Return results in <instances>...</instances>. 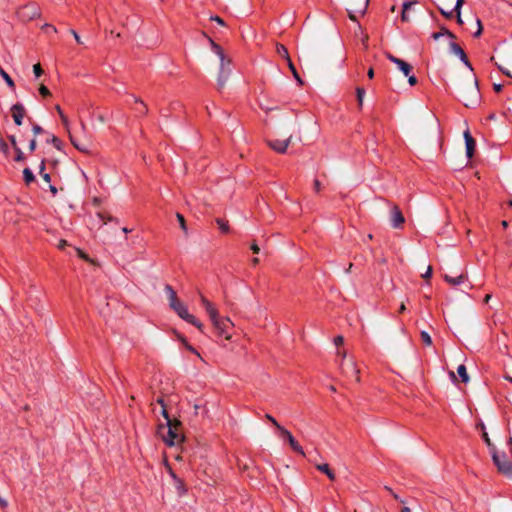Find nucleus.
<instances>
[{"label":"nucleus","mask_w":512,"mask_h":512,"mask_svg":"<svg viewBox=\"0 0 512 512\" xmlns=\"http://www.w3.org/2000/svg\"><path fill=\"white\" fill-rule=\"evenodd\" d=\"M200 301L209 316L212 326L216 331V335L230 341L232 339V335L229 330L234 326V323L229 317L220 316L216 306L205 296L201 295Z\"/></svg>","instance_id":"obj_1"},{"label":"nucleus","mask_w":512,"mask_h":512,"mask_svg":"<svg viewBox=\"0 0 512 512\" xmlns=\"http://www.w3.org/2000/svg\"><path fill=\"white\" fill-rule=\"evenodd\" d=\"M161 415L165 419L164 424L158 425V434L168 446L178 445L183 442L184 435L182 432L181 422L177 419H170L167 409L163 407Z\"/></svg>","instance_id":"obj_2"},{"label":"nucleus","mask_w":512,"mask_h":512,"mask_svg":"<svg viewBox=\"0 0 512 512\" xmlns=\"http://www.w3.org/2000/svg\"><path fill=\"white\" fill-rule=\"evenodd\" d=\"M457 90L460 100L466 107L475 108L480 104L481 94L475 77L459 81L457 84Z\"/></svg>","instance_id":"obj_3"},{"label":"nucleus","mask_w":512,"mask_h":512,"mask_svg":"<svg viewBox=\"0 0 512 512\" xmlns=\"http://www.w3.org/2000/svg\"><path fill=\"white\" fill-rule=\"evenodd\" d=\"M165 291L168 295L169 306L171 309H173L181 319L192 324L198 330L203 332L204 325L194 315L188 312L187 306L178 299L174 289L170 285H166Z\"/></svg>","instance_id":"obj_4"},{"label":"nucleus","mask_w":512,"mask_h":512,"mask_svg":"<svg viewBox=\"0 0 512 512\" xmlns=\"http://www.w3.org/2000/svg\"><path fill=\"white\" fill-rule=\"evenodd\" d=\"M209 42L211 44L212 51L218 56V58L220 60V68H219V74H218V78H217V85H218V89L221 90L224 88V86L229 78V75L231 73V70L229 67L231 61L229 58H227L225 56L223 49L217 43H215L211 38H209Z\"/></svg>","instance_id":"obj_5"},{"label":"nucleus","mask_w":512,"mask_h":512,"mask_svg":"<svg viewBox=\"0 0 512 512\" xmlns=\"http://www.w3.org/2000/svg\"><path fill=\"white\" fill-rule=\"evenodd\" d=\"M17 17L21 22L27 23L41 16L40 7L34 3H27L17 9Z\"/></svg>","instance_id":"obj_6"},{"label":"nucleus","mask_w":512,"mask_h":512,"mask_svg":"<svg viewBox=\"0 0 512 512\" xmlns=\"http://www.w3.org/2000/svg\"><path fill=\"white\" fill-rule=\"evenodd\" d=\"M369 4V0H348V15L352 21H357L358 16L364 15Z\"/></svg>","instance_id":"obj_7"},{"label":"nucleus","mask_w":512,"mask_h":512,"mask_svg":"<svg viewBox=\"0 0 512 512\" xmlns=\"http://www.w3.org/2000/svg\"><path fill=\"white\" fill-rule=\"evenodd\" d=\"M491 455H492L494 464L498 468V471L504 475L512 476V465L507 460L506 456L499 455L495 447H493V449L491 450Z\"/></svg>","instance_id":"obj_8"},{"label":"nucleus","mask_w":512,"mask_h":512,"mask_svg":"<svg viewBox=\"0 0 512 512\" xmlns=\"http://www.w3.org/2000/svg\"><path fill=\"white\" fill-rule=\"evenodd\" d=\"M340 369L345 377L354 378L357 383L360 382V370L357 368L356 363L352 359L348 361H341Z\"/></svg>","instance_id":"obj_9"},{"label":"nucleus","mask_w":512,"mask_h":512,"mask_svg":"<svg viewBox=\"0 0 512 512\" xmlns=\"http://www.w3.org/2000/svg\"><path fill=\"white\" fill-rule=\"evenodd\" d=\"M292 136H289L285 140H268L267 144L268 146L273 149L277 153H285L287 151V148L289 144L291 143Z\"/></svg>","instance_id":"obj_10"},{"label":"nucleus","mask_w":512,"mask_h":512,"mask_svg":"<svg viewBox=\"0 0 512 512\" xmlns=\"http://www.w3.org/2000/svg\"><path fill=\"white\" fill-rule=\"evenodd\" d=\"M280 433H281V435L283 437H285L287 439V441L289 442V444H290L291 448L293 449V451H295L296 453H299L302 456H305L303 448L296 441V439L293 437V435L291 434L290 431H288L285 428H281Z\"/></svg>","instance_id":"obj_11"},{"label":"nucleus","mask_w":512,"mask_h":512,"mask_svg":"<svg viewBox=\"0 0 512 512\" xmlns=\"http://www.w3.org/2000/svg\"><path fill=\"white\" fill-rule=\"evenodd\" d=\"M387 58L392 62L394 63L397 68L405 75V76H409V74L411 73L412 71V66L407 63L406 61L402 60V59H399L397 57H395L394 55L392 54H387Z\"/></svg>","instance_id":"obj_12"},{"label":"nucleus","mask_w":512,"mask_h":512,"mask_svg":"<svg viewBox=\"0 0 512 512\" xmlns=\"http://www.w3.org/2000/svg\"><path fill=\"white\" fill-rule=\"evenodd\" d=\"M12 118L17 126L22 124L26 110L21 103H16L11 107Z\"/></svg>","instance_id":"obj_13"},{"label":"nucleus","mask_w":512,"mask_h":512,"mask_svg":"<svg viewBox=\"0 0 512 512\" xmlns=\"http://www.w3.org/2000/svg\"><path fill=\"white\" fill-rule=\"evenodd\" d=\"M405 222V218L397 205L391 208V223L394 228H400Z\"/></svg>","instance_id":"obj_14"},{"label":"nucleus","mask_w":512,"mask_h":512,"mask_svg":"<svg viewBox=\"0 0 512 512\" xmlns=\"http://www.w3.org/2000/svg\"><path fill=\"white\" fill-rule=\"evenodd\" d=\"M450 50L453 54H455L459 59L470 69L472 70V66L467 58L464 50L455 42H450Z\"/></svg>","instance_id":"obj_15"},{"label":"nucleus","mask_w":512,"mask_h":512,"mask_svg":"<svg viewBox=\"0 0 512 512\" xmlns=\"http://www.w3.org/2000/svg\"><path fill=\"white\" fill-rule=\"evenodd\" d=\"M465 144H466V155L468 158H472L475 150V140L471 136L469 130L464 132Z\"/></svg>","instance_id":"obj_16"},{"label":"nucleus","mask_w":512,"mask_h":512,"mask_svg":"<svg viewBox=\"0 0 512 512\" xmlns=\"http://www.w3.org/2000/svg\"><path fill=\"white\" fill-rule=\"evenodd\" d=\"M466 279H467V276L465 274H460L455 277L447 275V274L444 275V280L451 286H457V285L463 284Z\"/></svg>","instance_id":"obj_17"},{"label":"nucleus","mask_w":512,"mask_h":512,"mask_svg":"<svg viewBox=\"0 0 512 512\" xmlns=\"http://www.w3.org/2000/svg\"><path fill=\"white\" fill-rule=\"evenodd\" d=\"M316 468L320 472L324 473L331 481H334L336 479L335 473L333 472V470L330 469L327 463L317 464Z\"/></svg>","instance_id":"obj_18"},{"label":"nucleus","mask_w":512,"mask_h":512,"mask_svg":"<svg viewBox=\"0 0 512 512\" xmlns=\"http://www.w3.org/2000/svg\"><path fill=\"white\" fill-rule=\"evenodd\" d=\"M276 53L282 57L283 59L286 60V62H289V60H291L290 56H289V52L287 50V48L283 45V44H280V43H277L276 44Z\"/></svg>","instance_id":"obj_19"},{"label":"nucleus","mask_w":512,"mask_h":512,"mask_svg":"<svg viewBox=\"0 0 512 512\" xmlns=\"http://www.w3.org/2000/svg\"><path fill=\"white\" fill-rule=\"evenodd\" d=\"M70 140L73 146L83 153H89V145L86 143H81L77 141L73 136L70 135Z\"/></svg>","instance_id":"obj_20"},{"label":"nucleus","mask_w":512,"mask_h":512,"mask_svg":"<svg viewBox=\"0 0 512 512\" xmlns=\"http://www.w3.org/2000/svg\"><path fill=\"white\" fill-rule=\"evenodd\" d=\"M442 36H447V37H449L451 39L455 38V35L451 31L446 29V28H442L439 32H435V33L432 34V38L434 40H438Z\"/></svg>","instance_id":"obj_21"},{"label":"nucleus","mask_w":512,"mask_h":512,"mask_svg":"<svg viewBox=\"0 0 512 512\" xmlns=\"http://www.w3.org/2000/svg\"><path fill=\"white\" fill-rule=\"evenodd\" d=\"M414 1H407L403 3L401 18L403 21H409L408 10L415 4Z\"/></svg>","instance_id":"obj_22"},{"label":"nucleus","mask_w":512,"mask_h":512,"mask_svg":"<svg viewBox=\"0 0 512 512\" xmlns=\"http://www.w3.org/2000/svg\"><path fill=\"white\" fill-rule=\"evenodd\" d=\"M457 373L463 383H467L469 381V376H468L465 365H463V364L459 365L457 368Z\"/></svg>","instance_id":"obj_23"},{"label":"nucleus","mask_w":512,"mask_h":512,"mask_svg":"<svg viewBox=\"0 0 512 512\" xmlns=\"http://www.w3.org/2000/svg\"><path fill=\"white\" fill-rule=\"evenodd\" d=\"M23 178L26 184H30L35 180V176L29 168L23 170Z\"/></svg>","instance_id":"obj_24"},{"label":"nucleus","mask_w":512,"mask_h":512,"mask_svg":"<svg viewBox=\"0 0 512 512\" xmlns=\"http://www.w3.org/2000/svg\"><path fill=\"white\" fill-rule=\"evenodd\" d=\"M287 65H288V67H289L293 77L296 79V81L299 84H302L303 82H302V80H301V78H300V76H299V74H298V72L296 70V67L294 66L292 60H289V62H287Z\"/></svg>","instance_id":"obj_25"},{"label":"nucleus","mask_w":512,"mask_h":512,"mask_svg":"<svg viewBox=\"0 0 512 512\" xmlns=\"http://www.w3.org/2000/svg\"><path fill=\"white\" fill-rule=\"evenodd\" d=\"M47 143H51L56 149L61 150V141L54 135H49L47 138Z\"/></svg>","instance_id":"obj_26"},{"label":"nucleus","mask_w":512,"mask_h":512,"mask_svg":"<svg viewBox=\"0 0 512 512\" xmlns=\"http://www.w3.org/2000/svg\"><path fill=\"white\" fill-rule=\"evenodd\" d=\"M0 76L3 78V80L6 82V84L11 88V89H14L15 88V83L13 81V79L8 75L7 72L3 71Z\"/></svg>","instance_id":"obj_27"},{"label":"nucleus","mask_w":512,"mask_h":512,"mask_svg":"<svg viewBox=\"0 0 512 512\" xmlns=\"http://www.w3.org/2000/svg\"><path fill=\"white\" fill-rule=\"evenodd\" d=\"M216 223L218 224V226L222 232H224V233L229 232V224L227 221H225L221 218H218V219H216Z\"/></svg>","instance_id":"obj_28"},{"label":"nucleus","mask_w":512,"mask_h":512,"mask_svg":"<svg viewBox=\"0 0 512 512\" xmlns=\"http://www.w3.org/2000/svg\"><path fill=\"white\" fill-rule=\"evenodd\" d=\"M176 217H177V220L179 222L180 228L183 230V232L185 234H187L188 233V229H187V226H186V222H185L184 216L182 214H180V213H177Z\"/></svg>","instance_id":"obj_29"},{"label":"nucleus","mask_w":512,"mask_h":512,"mask_svg":"<svg viewBox=\"0 0 512 512\" xmlns=\"http://www.w3.org/2000/svg\"><path fill=\"white\" fill-rule=\"evenodd\" d=\"M356 94H357V100H358V104L359 106L361 107L362 104H363V99H364V95H365V90L364 88L362 87H358L356 89Z\"/></svg>","instance_id":"obj_30"},{"label":"nucleus","mask_w":512,"mask_h":512,"mask_svg":"<svg viewBox=\"0 0 512 512\" xmlns=\"http://www.w3.org/2000/svg\"><path fill=\"white\" fill-rule=\"evenodd\" d=\"M135 102L136 103H139L140 107L137 109V111L140 113V114H146L148 112V108L146 106V104L138 99V98H135Z\"/></svg>","instance_id":"obj_31"},{"label":"nucleus","mask_w":512,"mask_h":512,"mask_svg":"<svg viewBox=\"0 0 512 512\" xmlns=\"http://www.w3.org/2000/svg\"><path fill=\"white\" fill-rule=\"evenodd\" d=\"M421 339L425 345H427V346L432 345L431 336L426 331L421 332Z\"/></svg>","instance_id":"obj_32"},{"label":"nucleus","mask_w":512,"mask_h":512,"mask_svg":"<svg viewBox=\"0 0 512 512\" xmlns=\"http://www.w3.org/2000/svg\"><path fill=\"white\" fill-rule=\"evenodd\" d=\"M15 153H16V156L14 158V160L16 162H22L25 160V156H24V153L22 152V150L20 149V147H16V149H14Z\"/></svg>","instance_id":"obj_33"},{"label":"nucleus","mask_w":512,"mask_h":512,"mask_svg":"<svg viewBox=\"0 0 512 512\" xmlns=\"http://www.w3.org/2000/svg\"><path fill=\"white\" fill-rule=\"evenodd\" d=\"M265 418L270 421L277 429L278 431L280 432L281 431V428H284L283 426H281L277 420L270 414H266L265 415Z\"/></svg>","instance_id":"obj_34"},{"label":"nucleus","mask_w":512,"mask_h":512,"mask_svg":"<svg viewBox=\"0 0 512 512\" xmlns=\"http://www.w3.org/2000/svg\"><path fill=\"white\" fill-rule=\"evenodd\" d=\"M185 348L188 351H190L191 353L195 354L199 359H201L203 361V358L200 355V353L193 346H191L188 342H185Z\"/></svg>","instance_id":"obj_35"},{"label":"nucleus","mask_w":512,"mask_h":512,"mask_svg":"<svg viewBox=\"0 0 512 512\" xmlns=\"http://www.w3.org/2000/svg\"><path fill=\"white\" fill-rule=\"evenodd\" d=\"M32 132H33L34 136H37L39 134L45 133V130L40 125L33 124L32 125Z\"/></svg>","instance_id":"obj_36"},{"label":"nucleus","mask_w":512,"mask_h":512,"mask_svg":"<svg viewBox=\"0 0 512 512\" xmlns=\"http://www.w3.org/2000/svg\"><path fill=\"white\" fill-rule=\"evenodd\" d=\"M482 438H483V440L485 441V443L487 444V446L489 447V449L491 451L493 449V447H495V446L492 444V442H491V440H490V438L488 436V433L486 431L483 432Z\"/></svg>","instance_id":"obj_37"},{"label":"nucleus","mask_w":512,"mask_h":512,"mask_svg":"<svg viewBox=\"0 0 512 512\" xmlns=\"http://www.w3.org/2000/svg\"><path fill=\"white\" fill-rule=\"evenodd\" d=\"M33 72L36 77H40L43 74V69L39 63L33 66Z\"/></svg>","instance_id":"obj_38"},{"label":"nucleus","mask_w":512,"mask_h":512,"mask_svg":"<svg viewBox=\"0 0 512 512\" xmlns=\"http://www.w3.org/2000/svg\"><path fill=\"white\" fill-rule=\"evenodd\" d=\"M39 93H40L43 97L50 96V91H49V89H48L45 85H40V87H39Z\"/></svg>","instance_id":"obj_39"},{"label":"nucleus","mask_w":512,"mask_h":512,"mask_svg":"<svg viewBox=\"0 0 512 512\" xmlns=\"http://www.w3.org/2000/svg\"><path fill=\"white\" fill-rule=\"evenodd\" d=\"M476 23H477V31L474 33V36L479 37L483 31V27H482V23H481L480 19L477 18Z\"/></svg>","instance_id":"obj_40"},{"label":"nucleus","mask_w":512,"mask_h":512,"mask_svg":"<svg viewBox=\"0 0 512 512\" xmlns=\"http://www.w3.org/2000/svg\"><path fill=\"white\" fill-rule=\"evenodd\" d=\"M42 30L51 31L53 33L57 32V28L55 26H53L52 24H48V23H46L42 26Z\"/></svg>","instance_id":"obj_41"},{"label":"nucleus","mask_w":512,"mask_h":512,"mask_svg":"<svg viewBox=\"0 0 512 512\" xmlns=\"http://www.w3.org/2000/svg\"><path fill=\"white\" fill-rule=\"evenodd\" d=\"M337 356L341 357V361H346L347 352L343 349H338L336 352Z\"/></svg>","instance_id":"obj_42"},{"label":"nucleus","mask_w":512,"mask_h":512,"mask_svg":"<svg viewBox=\"0 0 512 512\" xmlns=\"http://www.w3.org/2000/svg\"><path fill=\"white\" fill-rule=\"evenodd\" d=\"M432 276V267L431 266H428L427 267V270L425 271V273L422 274V278L424 279H430Z\"/></svg>","instance_id":"obj_43"},{"label":"nucleus","mask_w":512,"mask_h":512,"mask_svg":"<svg viewBox=\"0 0 512 512\" xmlns=\"http://www.w3.org/2000/svg\"><path fill=\"white\" fill-rule=\"evenodd\" d=\"M463 3H464V0H457L456 1V5L454 7V11L456 12V14H459V12L461 11Z\"/></svg>","instance_id":"obj_44"},{"label":"nucleus","mask_w":512,"mask_h":512,"mask_svg":"<svg viewBox=\"0 0 512 512\" xmlns=\"http://www.w3.org/2000/svg\"><path fill=\"white\" fill-rule=\"evenodd\" d=\"M343 343H344V338H343V336L338 335V336H336V337L334 338V344H335L336 346H340V345H342Z\"/></svg>","instance_id":"obj_45"},{"label":"nucleus","mask_w":512,"mask_h":512,"mask_svg":"<svg viewBox=\"0 0 512 512\" xmlns=\"http://www.w3.org/2000/svg\"><path fill=\"white\" fill-rule=\"evenodd\" d=\"M8 138H9V141H10L13 149H16V147H19L15 135H10Z\"/></svg>","instance_id":"obj_46"},{"label":"nucleus","mask_w":512,"mask_h":512,"mask_svg":"<svg viewBox=\"0 0 512 512\" xmlns=\"http://www.w3.org/2000/svg\"><path fill=\"white\" fill-rule=\"evenodd\" d=\"M70 33L73 35L74 39L76 40V42L78 44H82V40H81L79 34L75 30H73V29L70 30Z\"/></svg>","instance_id":"obj_47"},{"label":"nucleus","mask_w":512,"mask_h":512,"mask_svg":"<svg viewBox=\"0 0 512 512\" xmlns=\"http://www.w3.org/2000/svg\"><path fill=\"white\" fill-rule=\"evenodd\" d=\"M408 83L411 85V86H414L417 84V78L414 76V75H410L408 76Z\"/></svg>","instance_id":"obj_48"},{"label":"nucleus","mask_w":512,"mask_h":512,"mask_svg":"<svg viewBox=\"0 0 512 512\" xmlns=\"http://www.w3.org/2000/svg\"><path fill=\"white\" fill-rule=\"evenodd\" d=\"M29 150L30 152H34L36 150V140L35 138L32 139L29 143Z\"/></svg>","instance_id":"obj_49"},{"label":"nucleus","mask_w":512,"mask_h":512,"mask_svg":"<svg viewBox=\"0 0 512 512\" xmlns=\"http://www.w3.org/2000/svg\"><path fill=\"white\" fill-rule=\"evenodd\" d=\"M250 249L253 251V253L258 254L260 251L259 246L254 242L251 244Z\"/></svg>","instance_id":"obj_50"},{"label":"nucleus","mask_w":512,"mask_h":512,"mask_svg":"<svg viewBox=\"0 0 512 512\" xmlns=\"http://www.w3.org/2000/svg\"><path fill=\"white\" fill-rule=\"evenodd\" d=\"M41 177L43 178V180L47 183H50L51 182V176L49 173H42L41 174Z\"/></svg>","instance_id":"obj_51"},{"label":"nucleus","mask_w":512,"mask_h":512,"mask_svg":"<svg viewBox=\"0 0 512 512\" xmlns=\"http://www.w3.org/2000/svg\"><path fill=\"white\" fill-rule=\"evenodd\" d=\"M211 20H212V21H216V22H217L218 24H220V25H224V21H223V19H222V18H220L219 16H212V17H211Z\"/></svg>","instance_id":"obj_52"},{"label":"nucleus","mask_w":512,"mask_h":512,"mask_svg":"<svg viewBox=\"0 0 512 512\" xmlns=\"http://www.w3.org/2000/svg\"><path fill=\"white\" fill-rule=\"evenodd\" d=\"M440 12L441 14L446 17V18H451L452 17V14H453V11H449V12H446L444 11L443 9H440Z\"/></svg>","instance_id":"obj_53"},{"label":"nucleus","mask_w":512,"mask_h":512,"mask_svg":"<svg viewBox=\"0 0 512 512\" xmlns=\"http://www.w3.org/2000/svg\"><path fill=\"white\" fill-rule=\"evenodd\" d=\"M314 189H315L316 192H319L320 189H321V183L317 179L314 181Z\"/></svg>","instance_id":"obj_54"},{"label":"nucleus","mask_w":512,"mask_h":512,"mask_svg":"<svg viewBox=\"0 0 512 512\" xmlns=\"http://www.w3.org/2000/svg\"><path fill=\"white\" fill-rule=\"evenodd\" d=\"M39 173H40V175L42 173H46L45 172V160L44 159L41 161V164H40V167H39Z\"/></svg>","instance_id":"obj_55"},{"label":"nucleus","mask_w":512,"mask_h":512,"mask_svg":"<svg viewBox=\"0 0 512 512\" xmlns=\"http://www.w3.org/2000/svg\"><path fill=\"white\" fill-rule=\"evenodd\" d=\"M156 402H157V404H159L161 406V410L163 409V407L166 409L164 400L162 398L157 399Z\"/></svg>","instance_id":"obj_56"},{"label":"nucleus","mask_w":512,"mask_h":512,"mask_svg":"<svg viewBox=\"0 0 512 512\" xmlns=\"http://www.w3.org/2000/svg\"><path fill=\"white\" fill-rule=\"evenodd\" d=\"M67 245V242L65 240H60L58 244L59 249H63Z\"/></svg>","instance_id":"obj_57"},{"label":"nucleus","mask_w":512,"mask_h":512,"mask_svg":"<svg viewBox=\"0 0 512 512\" xmlns=\"http://www.w3.org/2000/svg\"><path fill=\"white\" fill-rule=\"evenodd\" d=\"M63 125L65 126V128L68 130L69 129V121H68V118H64V119H61Z\"/></svg>","instance_id":"obj_58"},{"label":"nucleus","mask_w":512,"mask_h":512,"mask_svg":"<svg viewBox=\"0 0 512 512\" xmlns=\"http://www.w3.org/2000/svg\"><path fill=\"white\" fill-rule=\"evenodd\" d=\"M493 88H494V90L496 92H500L502 90V85L501 84H494Z\"/></svg>","instance_id":"obj_59"},{"label":"nucleus","mask_w":512,"mask_h":512,"mask_svg":"<svg viewBox=\"0 0 512 512\" xmlns=\"http://www.w3.org/2000/svg\"><path fill=\"white\" fill-rule=\"evenodd\" d=\"M49 189H50V191H51V193H52L53 195H56V194H57V188H56L55 186L50 185V186H49Z\"/></svg>","instance_id":"obj_60"},{"label":"nucleus","mask_w":512,"mask_h":512,"mask_svg":"<svg viewBox=\"0 0 512 512\" xmlns=\"http://www.w3.org/2000/svg\"><path fill=\"white\" fill-rule=\"evenodd\" d=\"M7 505H8L7 501L0 497V506L1 507H6Z\"/></svg>","instance_id":"obj_61"},{"label":"nucleus","mask_w":512,"mask_h":512,"mask_svg":"<svg viewBox=\"0 0 512 512\" xmlns=\"http://www.w3.org/2000/svg\"><path fill=\"white\" fill-rule=\"evenodd\" d=\"M367 75H368V77H369L370 79H372V78L374 77V71H373V69H372V68H370V69L368 70Z\"/></svg>","instance_id":"obj_62"},{"label":"nucleus","mask_w":512,"mask_h":512,"mask_svg":"<svg viewBox=\"0 0 512 512\" xmlns=\"http://www.w3.org/2000/svg\"><path fill=\"white\" fill-rule=\"evenodd\" d=\"M405 311H406V306H405V304H404V303H402V304L400 305V307H399V313H403V312H405Z\"/></svg>","instance_id":"obj_63"},{"label":"nucleus","mask_w":512,"mask_h":512,"mask_svg":"<svg viewBox=\"0 0 512 512\" xmlns=\"http://www.w3.org/2000/svg\"><path fill=\"white\" fill-rule=\"evenodd\" d=\"M457 22L458 24L462 25L463 24V20L461 18V11L459 12V14H457Z\"/></svg>","instance_id":"obj_64"}]
</instances>
